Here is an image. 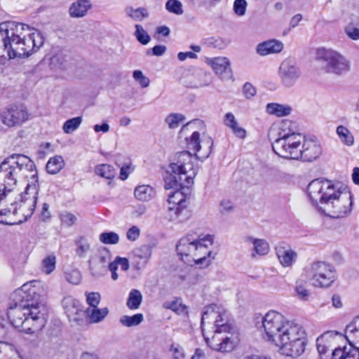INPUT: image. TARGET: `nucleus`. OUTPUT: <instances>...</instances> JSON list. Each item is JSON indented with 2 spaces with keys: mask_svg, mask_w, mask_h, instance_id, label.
I'll use <instances>...</instances> for the list:
<instances>
[{
  "mask_svg": "<svg viewBox=\"0 0 359 359\" xmlns=\"http://www.w3.org/2000/svg\"><path fill=\"white\" fill-rule=\"evenodd\" d=\"M25 317L23 332L27 334L40 330L45 325V319L40 316H23Z\"/></svg>",
  "mask_w": 359,
  "mask_h": 359,
  "instance_id": "393cba45",
  "label": "nucleus"
},
{
  "mask_svg": "<svg viewBox=\"0 0 359 359\" xmlns=\"http://www.w3.org/2000/svg\"><path fill=\"white\" fill-rule=\"evenodd\" d=\"M95 172L104 178L111 180L115 177V170L109 164H100L96 166Z\"/></svg>",
  "mask_w": 359,
  "mask_h": 359,
  "instance_id": "e433bc0d",
  "label": "nucleus"
},
{
  "mask_svg": "<svg viewBox=\"0 0 359 359\" xmlns=\"http://www.w3.org/2000/svg\"><path fill=\"white\" fill-rule=\"evenodd\" d=\"M80 317H86V327L93 323H97L102 321L105 316H79Z\"/></svg>",
  "mask_w": 359,
  "mask_h": 359,
  "instance_id": "69168bd1",
  "label": "nucleus"
},
{
  "mask_svg": "<svg viewBox=\"0 0 359 359\" xmlns=\"http://www.w3.org/2000/svg\"><path fill=\"white\" fill-rule=\"evenodd\" d=\"M82 118L80 116L70 118L65 122L62 126V130L65 133L70 134L80 126Z\"/></svg>",
  "mask_w": 359,
  "mask_h": 359,
  "instance_id": "79ce46f5",
  "label": "nucleus"
},
{
  "mask_svg": "<svg viewBox=\"0 0 359 359\" xmlns=\"http://www.w3.org/2000/svg\"><path fill=\"white\" fill-rule=\"evenodd\" d=\"M36 281L28 282L16 289L10 296L8 310L22 314H46L49 312L46 298L39 294Z\"/></svg>",
  "mask_w": 359,
  "mask_h": 359,
  "instance_id": "423d86ee",
  "label": "nucleus"
},
{
  "mask_svg": "<svg viewBox=\"0 0 359 359\" xmlns=\"http://www.w3.org/2000/svg\"><path fill=\"white\" fill-rule=\"evenodd\" d=\"M209 245H212V243L201 241L198 247H202L204 249L201 251L197 250L196 257H193L192 263L196 264H204L205 266H208L210 264L212 252L208 249Z\"/></svg>",
  "mask_w": 359,
  "mask_h": 359,
  "instance_id": "cd10ccee",
  "label": "nucleus"
},
{
  "mask_svg": "<svg viewBox=\"0 0 359 359\" xmlns=\"http://www.w3.org/2000/svg\"><path fill=\"white\" fill-rule=\"evenodd\" d=\"M60 218L62 224L67 227L72 226L77 219L74 215L66 211L60 214Z\"/></svg>",
  "mask_w": 359,
  "mask_h": 359,
  "instance_id": "8fccbe9b",
  "label": "nucleus"
},
{
  "mask_svg": "<svg viewBox=\"0 0 359 359\" xmlns=\"http://www.w3.org/2000/svg\"><path fill=\"white\" fill-rule=\"evenodd\" d=\"M247 5L245 0H235L233 8L235 14L238 16H243L246 12Z\"/></svg>",
  "mask_w": 359,
  "mask_h": 359,
  "instance_id": "864d4df0",
  "label": "nucleus"
},
{
  "mask_svg": "<svg viewBox=\"0 0 359 359\" xmlns=\"http://www.w3.org/2000/svg\"><path fill=\"white\" fill-rule=\"evenodd\" d=\"M154 188L147 184L137 186L134 190L135 197L141 201H149L155 196Z\"/></svg>",
  "mask_w": 359,
  "mask_h": 359,
  "instance_id": "c85d7f7f",
  "label": "nucleus"
},
{
  "mask_svg": "<svg viewBox=\"0 0 359 359\" xmlns=\"http://www.w3.org/2000/svg\"><path fill=\"white\" fill-rule=\"evenodd\" d=\"M125 11L127 16L135 21H142L149 16L147 10L144 8H134L131 6H128L126 8Z\"/></svg>",
  "mask_w": 359,
  "mask_h": 359,
  "instance_id": "c9c22d12",
  "label": "nucleus"
},
{
  "mask_svg": "<svg viewBox=\"0 0 359 359\" xmlns=\"http://www.w3.org/2000/svg\"><path fill=\"white\" fill-rule=\"evenodd\" d=\"M165 7L169 13L177 15H181L184 13L182 4L179 0H168Z\"/></svg>",
  "mask_w": 359,
  "mask_h": 359,
  "instance_id": "37998d69",
  "label": "nucleus"
},
{
  "mask_svg": "<svg viewBox=\"0 0 359 359\" xmlns=\"http://www.w3.org/2000/svg\"><path fill=\"white\" fill-rule=\"evenodd\" d=\"M135 31L134 35L137 40L142 45H147L151 40L150 36L144 30L143 27L140 25H135Z\"/></svg>",
  "mask_w": 359,
  "mask_h": 359,
  "instance_id": "a18cd8bd",
  "label": "nucleus"
},
{
  "mask_svg": "<svg viewBox=\"0 0 359 359\" xmlns=\"http://www.w3.org/2000/svg\"><path fill=\"white\" fill-rule=\"evenodd\" d=\"M133 79L137 81L142 88H147L149 85V79L144 76L140 70H135L133 73Z\"/></svg>",
  "mask_w": 359,
  "mask_h": 359,
  "instance_id": "5fc2aeb1",
  "label": "nucleus"
},
{
  "mask_svg": "<svg viewBox=\"0 0 359 359\" xmlns=\"http://www.w3.org/2000/svg\"><path fill=\"white\" fill-rule=\"evenodd\" d=\"M301 76V71L292 58L283 60L278 69L281 83L287 88L293 86Z\"/></svg>",
  "mask_w": 359,
  "mask_h": 359,
  "instance_id": "2eb2a0df",
  "label": "nucleus"
},
{
  "mask_svg": "<svg viewBox=\"0 0 359 359\" xmlns=\"http://www.w3.org/2000/svg\"><path fill=\"white\" fill-rule=\"evenodd\" d=\"M29 174L31 175L30 180L28 181L25 191L21 193L20 200L36 203L39 191V184L35 165L33 170L28 171L27 175L22 176V177H27ZM20 178H21V177Z\"/></svg>",
  "mask_w": 359,
  "mask_h": 359,
  "instance_id": "6ab92c4d",
  "label": "nucleus"
},
{
  "mask_svg": "<svg viewBox=\"0 0 359 359\" xmlns=\"http://www.w3.org/2000/svg\"><path fill=\"white\" fill-rule=\"evenodd\" d=\"M11 323L16 328L23 332L25 317L23 316H7Z\"/></svg>",
  "mask_w": 359,
  "mask_h": 359,
  "instance_id": "4d7b16f0",
  "label": "nucleus"
},
{
  "mask_svg": "<svg viewBox=\"0 0 359 359\" xmlns=\"http://www.w3.org/2000/svg\"><path fill=\"white\" fill-rule=\"evenodd\" d=\"M245 241L253 245L252 257H255L256 255L264 256L270 251L269 244L264 239L256 238L251 236H248L245 237Z\"/></svg>",
  "mask_w": 359,
  "mask_h": 359,
  "instance_id": "b1692460",
  "label": "nucleus"
},
{
  "mask_svg": "<svg viewBox=\"0 0 359 359\" xmlns=\"http://www.w3.org/2000/svg\"><path fill=\"white\" fill-rule=\"evenodd\" d=\"M276 254L280 264L285 268L291 267L297 259V253L285 243H279L276 247Z\"/></svg>",
  "mask_w": 359,
  "mask_h": 359,
  "instance_id": "412c9836",
  "label": "nucleus"
},
{
  "mask_svg": "<svg viewBox=\"0 0 359 359\" xmlns=\"http://www.w3.org/2000/svg\"><path fill=\"white\" fill-rule=\"evenodd\" d=\"M297 130L296 123L288 119L283 120L277 128H271L269 137L275 154L284 158L299 160L304 136Z\"/></svg>",
  "mask_w": 359,
  "mask_h": 359,
  "instance_id": "39448f33",
  "label": "nucleus"
},
{
  "mask_svg": "<svg viewBox=\"0 0 359 359\" xmlns=\"http://www.w3.org/2000/svg\"><path fill=\"white\" fill-rule=\"evenodd\" d=\"M233 210V206L229 200H223L219 204V211L222 214L231 212Z\"/></svg>",
  "mask_w": 359,
  "mask_h": 359,
  "instance_id": "e2e57ef3",
  "label": "nucleus"
},
{
  "mask_svg": "<svg viewBox=\"0 0 359 359\" xmlns=\"http://www.w3.org/2000/svg\"><path fill=\"white\" fill-rule=\"evenodd\" d=\"M313 284L316 287L328 288L337 278L334 266L325 262H315L311 265Z\"/></svg>",
  "mask_w": 359,
  "mask_h": 359,
  "instance_id": "f8f14e48",
  "label": "nucleus"
},
{
  "mask_svg": "<svg viewBox=\"0 0 359 359\" xmlns=\"http://www.w3.org/2000/svg\"><path fill=\"white\" fill-rule=\"evenodd\" d=\"M359 330V316H356L353 320L346 325V333H354Z\"/></svg>",
  "mask_w": 359,
  "mask_h": 359,
  "instance_id": "052dcab7",
  "label": "nucleus"
},
{
  "mask_svg": "<svg viewBox=\"0 0 359 359\" xmlns=\"http://www.w3.org/2000/svg\"><path fill=\"white\" fill-rule=\"evenodd\" d=\"M172 359H185L186 353L184 348L180 344H172L170 348Z\"/></svg>",
  "mask_w": 359,
  "mask_h": 359,
  "instance_id": "09e8293b",
  "label": "nucleus"
},
{
  "mask_svg": "<svg viewBox=\"0 0 359 359\" xmlns=\"http://www.w3.org/2000/svg\"><path fill=\"white\" fill-rule=\"evenodd\" d=\"M187 148L194 152L195 156L200 159L207 158L213 146V140L209 136H204L201 140L198 132H194L189 138H187Z\"/></svg>",
  "mask_w": 359,
  "mask_h": 359,
  "instance_id": "4468645a",
  "label": "nucleus"
},
{
  "mask_svg": "<svg viewBox=\"0 0 359 359\" xmlns=\"http://www.w3.org/2000/svg\"><path fill=\"white\" fill-rule=\"evenodd\" d=\"M336 133L340 141L346 146H352L354 143V137L350 130L344 126H337Z\"/></svg>",
  "mask_w": 359,
  "mask_h": 359,
  "instance_id": "72a5a7b5",
  "label": "nucleus"
},
{
  "mask_svg": "<svg viewBox=\"0 0 359 359\" xmlns=\"http://www.w3.org/2000/svg\"><path fill=\"white\" fill-rule=\"evenodd\" d=\"M163 307L177 313L187 314L189 312L188 307L182 303V299L178 297L175 298L171 302H165Z\"/></svg>",
  "mask_w": 359,
  "mask_h": 359,
  "instance_id": "7c9ffc66",
  "label": "nucleus"
},
{
  "mask_svg": "<svg viewBox=\"0 0 359 359\" xmlns=\"http://www.w3.org/2000/svg\"><path fill=\"white\" fill-rule=\"evenodd\" d=\"M257 326L264 328L268 340L273 341L282 354L297 358L305 351L308 339L302 325L286 320L283 316H259Z\"/></svg>",
  "mask_w": 359,
  "mask_h": 359,
  "instance_id": "f257e3e1",
  "label": "nucleus"
},
{
  "mask_svg": "<svg viewBox=\"0 0 359 359\" xmlns=\"http://www.w3.org/2000/svg\"><path fill=\"white\" fill-rule=\"evenodd\" d=\"M201 241L212 243V236L206 235L205 236H196L195 233H189L182 238L176 245L177 253L182 257L184 262L188 264H192V259L196 257L197 250L201 251L204 248L198 247Z\"/></svg>",
  "mask_w": 359,
  "mask_h": 359,
  "instance_id": "9d476101",
  "label": "nucleus"
},
{
  "mask_svg": "<svg viewBox=\"0 0 359 359\" xmlns=\"http://www.w3.org/2000/svg\"><path fill=\"white\" fill-rule=\"evenodd\" d=\"M34 168V161L20 154H13L0 163V205L11 201L20 177Z\"/></svg>",
  "mask_w": 359,
  "mask_h": 359,
  "instance_id": "20e7f679",
  "label": "nucleus"
},
{
  "mask_svg": "<svg viewBox=\"0 0 359 359\" xmlns=\"http://www.w3.org/2000/svg\"><path fill=\"white\" fill-rule=\"evenodd\" d=\"M150 51L152 52V55L156 56H161L163 55L165 51H166V47L163 45H158L155 46L154 48H152L151 50H147V54H150Z\"/></svg>",
  "mask_w": 359,
  "mask_h": 359,
  "instance_id": "338daca9",
  "label": "nucleus"
},
{
  "mask_svg": "<svg viewBox=\"0 0 359 359\" xmlns=\"http://www.w3.org/2000/svg\"><path fill=\"white\" fill-rule=\"evenodd\" d=\"M294 291L296 296L301 300L306 301L310 297L311 292L307 289V281L306 280H297L295 283Z\"/></svg>",
  "mask_w": 359,
  "mask_h": 359,
  "instance_id": "473e14b6",
  "label": "nucleus"
},
{
  "mask_svg": "<svg viewBox=\"0 0 359 359\" xmlns=\"http://www.w3.org/2000/svg\"><path fill=\"white\" fill-rule=\"evenodd\" d=\"M205 62L213 69L215 74L219 75L222 79H225L231 76V70L230 68V61L227 57H208Z\"/></svg>",
  "mask_w": 359,
  "mask_h": 359,
  "instance_id": "4be33fe9",
  "label": "nucleus"
},
{
  "mask_svg": "<svg viewBox=\"0 0 359 359\" xmlns=\"http://www.w3.org/2000/svg\"><path fill=\"white\" fill-rule=\"evenodd\" d=\"M134 256L147 262L152 254L151 247L149 245H144L136 248L133 250Z\"/></svg>",
  "mask_w": 359,
  "mask_h": 359,
  "instance_id": "ea45409f",
  "label": "nucleus"
},
{
  "mask_svg": "<svg viewBox=\"0 0 359 359\" xmlns=\"http://www.w3.org/2000/svg\"><path fill=\"white\" fill-rule=\"evenodd\" d=\"M283 48L281 41L271 39L259 43L256 47L257 53L262 56L280 53Z\"/></svg>",
  "mask_w": 359,
  "mask_h": 359,
  "instance_id": "5701e85b",
  "label": "nucleus"
},
{
  "mask_svg": "<svg viewBox=\"0 0 359 359\" xmlns=\"http://www.w3.org/2000/svg\"><path fill=\"white\" fill-rule=\"evenodd\" d=\"M316 60L327 73L342 75L346 74L351 68L350 61L344 55L333 49H319Z\"/></svg>",
  "mask_w": 359,
  "mask_h": 359,
  "instance_id": "1a4fd4ad",
  "label": "nucleus"
},
{
  "mask_svg": "<svg viewBox=\"0 0 359 359\" xmlns=\"http://www.w3.org/2000/svg\"><path fill=\"white\" fill-rule=\"evenodd\" d=\"M223 309L219 306L212 304L204 308V311L202 314H222L223 313Z\"/></svg>",
  "mask_w": 359,
  "mask_h": 359,
  "instance_id": "bf43d9fd",
  "label": "nucleus"
},
{
  "mask_svg": "<svg viewBox=\"0 0 359 359\" xmlns=\"http://www.w3.org/2000/svg\"><path fill=\"white\" fill-rule=\"evenodd\" d=\"M346 34L352 40L359 39V28L354 26L353 23H349L344 28Z\"/></svg>",
  "mask_w": 359,
  "mask_h": 359,
  "instance_id": "6e6d98bb",
  "label": "nucleus"
},
{
  "mask_svg": "<svg viewBox=\"0 0 359 359\" xmlns=\"http://www.w3.org/2000/svg\"><path fill=\"white\" fill-rule=\"evenodd\" d=\"M111 259V253L107 248H103L89 261L90 269L94 276H102L107 272V264Z\"/></svg>",
  "mask_w": 359,
  "mask_h": 359,
  "instance_id": "f3484780",
  "label": "nucleus"
},
{
  "mask_svg": "<svg viewBox=\"0 0 359 359\" xmlns=\"http://www.w3.org/2000/svg\"><path fill=\"white\" fill-rule=\"evenodd\" d=\"M185 202V196L180 190L169 195L168 211L170 220L183 222L189 218V212L186 208Z\"/></svg>",
  "mask_w": 359,
  "mask_h": 359,
  "instance_id": "ddd939ff",
  "label": "nucleus"
},
{
  "mask_svg": "<svg viewBox=\"0 0 359 359\" xmlns=\"http://www.w3.org/2000/svg\"><path fill=\"white\" fill-rule=\"evenodd\" d=\"M55 268V257L48 256L42 262L43 271L47 273H50Z\"/></svg>",
  "mask_w": 359,
  "mask_h": 359,
  "instance_id": "603ef678",
  "label": "nucleus"
},
{
  "mask_svg": "<svg viewBox=\"0 0 359 359\" xmlns=\"http://www.w3.org/2000/svg\"><path fill=\"white\" fill-rule=\"evenodd\" d=\"M76 245V253L79 257H84L90 250V245L83 237H80L75 241Z\"/></svg>",
  "mask_w": 359,
  "mask_h": 359,
  "instance_id": "58836bf2",
  "label": "nucleus"
},
{
  "mask_svg": "<svg viewBox=\"0 0 359 359\" xmlns=\"http://www.w3.org/2000/svg\"><path fill=\"white\" fill-rule=\"evenodd\" d=\"M332 359H359V348L351 344L333 349Z\"/></svg>",
  "mask_w": 359,
  "mask_h": 359,
  "instance_id": "a878e982",
  "label": "nucleus"
},
{
  "mask_svg": "<svg viewBox=\"0 0 359 359\" xmlns=\"http://www.w3.org/2000/svg\"><path fill=\"white\" fill-rule=\"evenodd\" d=\"M68 317L72 327L78 329L86 327V317H80L79 316H68Z\"/></svg>",
  "mask_w": 359,
  "mask_h": 359,
  "instance_id": "3c124183",
  "label": "nucleus"
},
{
  "mask_svg": "<svg viewBox=\"0 0 359 359\" xmlns=\"http://www.w3.org/2000/svg\"><path fill=\"white\" fill-rule=\"evenodd\" d=\"M214 334L212 338H205L207 344L213 350L222 352L232 351L237 344V336L233 332V327L223 318L217 316L214 321Z\"/></svg>",
  "mask_w": 359,
  "mask_h": 359,
  "instance_id": "6e6552de",
  "label": "nucleus"
},
{
  "mask_svg": "<svg viewBox=\"0 0 359 359\" xmlns=\"http://www.w3.org/2000/svg\"><path fill=\"white\" fill-rule=\"evenodd\" d=\"M91 8L92 4L90 1L78 0L70 6L69 8V15L72 18H83Z\"/></svg>",
  "mask_w": 359,
  "mask_h": 359,
  "instance_id": "bb28decb",
  "label": "nucleus"
},
{
  "mask_svg": "<svg viewBox=\"0 0 359 359\" xmlns=\"http://www.w3.org/2000/svg\"><path fill=\"white\" fill-rule=\"evenodd\" d=\"M133 171V168L130 165L126 164L121 168L120 170V179L125 180L128 178L129 174Z\"/></svg>",
  "mask_w": 359,
  "mask_h": 359,
  "instance_id": "774afa93",
  "label": "nucleus"
},
{
  "mask_svg": "<svg viewBox=\"0 0 359 359\" xmlns=\"http://www.w3.org/2000/svg\"><path fill=\"white\" fill-rule=\"evenodd\" d=\"M65 277L68 282L75 285L79 283L81 279V276L79 271H73L71 273H67L65 274Z\"/></svg>",
  "mask_w": 359,
  "mask_h": 359,
  "instance_id": "13d9d810",
  "label": "nucleus"
},
{
  "mask_svg": "<svg viewBox=\"0 0 359 359\" xmlns=\"http://www.w3.org/2000/svg\"><path fill=\"white\" fill-rule=\"evenodd\" d=\"M65 313L67 314H79L81 310L78 308L79 302L72 297H65L62 302Z\"/></svg>",
  "mask_w": 359,
  "mask_h": 359,
  "instance_id": "f704fd0d",
  "label": "nucleus"
},
{
  "mask_svg": "<svg viewBox=\"0 0 359 359\" xmlns=\"http://www.w3.org/2000/svg\"><path fill=\"white\" fill-rule=\"evenodd\" d=\"M185 120V116L182 114L171 113L165 119L166 124L170 129L178 128L181 123Z\"/></svg>",
  "mask_w": 359,
  "mask_h": 359,
  "instance_id": "4c0bfd02",
  "label": "nucleus"
},
{
  "mask_svg": "<svg viewBox=\"0 0 359 359\" xmlns=\"http://www.w3.org/2000/svg\"><path fill=\"white\" fill-rule=\"evenodd\" d=\"M307 191L313 205L321 214L331 218L346 217L352 210V196L348 190H341L339 183L323 178L312 180Z\"/></svg>",
  "mask_w": 359,
  "mask_h": 359,
  "instance_id": "f03ea898",
  "label": "nucleus"
},
{
  "mask_svg": "<svg viewBox=\"0 0 359 359\" xmlns=\"http://www.w3.org/2000/svg\"><path fill=\"white\" fill-rule=\"evenodd\" d=\"M142 296L137 290H132L129 294L127 302L128 306L131 309H137L142 302Z\"/></svg>",
  "mask_w": 359,
  "mask_h": 359,
  "instance_id": "a19ab883",
  "label": "nucleus"
},
{
  "mask_svg": "<svg viewBox=\"0 0 359 359\" xmlns=\"http://www.w3.org/2000/svg\"><path fill=\"white\" fill-rule=\"evenodd\" d=\"M64 165L63 158L61 156H55L48 160L46 164L47 172L52 175L57 174L62 169Z\"/></svg>",
  "mask_w": 359,
  "mask_h": 359,
  "instance_id": "2f4dec72",
  "label": "nucleus"
},
{
  "mask_svg": "<svg viewBox=\"0 0 359 359\" xmlns=\"http://www.w3.org/2000/svg\"><path fill=\"white\" fill-rule=\"evenodd\" d=\"M140 234V231L139 228L133 226L128 230L126 237L129 241H135L139 238Z\"/></svg>",
  "mask_w": 359,
  "mask_h": 359,
  "instance_id": "680f3d73",
  "label": "nucleus"
},
{
  "mask_svg": "<svg viewBox=\"0 0 359 359\" xmlns=\"http://www.w3.org/2000/svg\"><path fill=\"white\" fill-rule=\"evenodd\" d=\"M100 300V295L98 292H90L87 295V302L89 308L86 311V314H90L93 309H97Z\"/></svg>",
  "mask_w": 359,
  "mask_h": 359,
  "instance_id": "de8ad7c7",
  "label": "nucleus"
},
{
  "mask_svg": "<svg viewBox=\"0 0 359 359\" xmlns=\"http://www.w3.org/2000/svg\"><path fill=\"white\" fill-rule=\"evenodd\" d=\"M337 336V333L329 331L323 333L317 338L316 346L320 359L333 358V350L331 354H330L329 351L330 348H332L335 345L336 337Z\"/></svg>",
  "mask_w": 359,
  "mask_h": 359,
  "instance_id": "a211bd4d",
  "label": "nucleus"
},
{
  "mask_svg": "<svg viewBox=\"0 0 359 359\" xmlns=\"http://www.w3.org/2000/svg\"><path fill=\"white\" fill-rule=\"evenodd\" d=\"M320 154L321 148L320 144L316 140L306 139L304 137V140L302 142V149H300L299 159L311 162L317 159Z\"/></svg>",
  "mask_w": 359,
  "mask_h": 359,
  "instance_id": "aec40b11",
  "label": "nucleus"
},
{
  "mask_svg": "<svg viewBox=\"0 0 359 359\" xmlns=\"http://www.w3.org/2000/svg\"><path fill=\"white\" fill-rule=\"evenodd\" d=\"M41 34L29 25L7 21L0 23V57H27L43 46Z\"/></svg>",
  "mask_w": 359,
  "mask_h": 359,
  "instance_id": "7ed1b4c3",
  "label": "nucleus"
},
{
  "mask_svg": "<svg viewBox=\"0 0 359 359\" xmlns=\"http://www.w3.org/2000/svg\"><path fill=\"white\" fill-rule=\"evenodd\" d=\"M101 243L105 245H115L119 242V236L114 231L103 232L99 236Z\"/></svg>",
  "mask_w": 359,
  "mask_h": 359,
  "instance_id": "c03bdc74",
  "label": "nucleus"
},
{
  "mask_svg": "<svg viewBox=\"0 0 359 359\" xmlns=\"http://www.w3.org/2000/svg\"><path fill=\"white\" fill-rule=\"evenodd\" d=\"M143 316H123L120 323L126 327L136 326L143 320Z\"/></svg>",
  "mask_w": 359,
  "mask_h": 359,
  "instance_id": "49530a36",
  "label": "nucleus"
},
{
  "mask_svg": "<svg viewBox=\"0 0 359 359\" xmlns=\"http://www.w3.org/2000/svg\"><path fill=\"white\" fill-rule=\"evenodd\" d=\"M266 112L269 114L277 116H284L289 115L292 109L290 107L278 103H269L266 107Z\"/></svg>",
  "mask_w": 359,
  "mask_h": 359,
  "instance_id": "c756f323",
  "label": "nucleus"
},
{
  "mask_svg": "<svg viewBox=\"0 0 359 359\" xmlns=\"http://www.w3.org/2000/svg\"><path fill=\"white\" fill-rule=\"evenodd\" d=\"M243 93L247 98H250L256 94V89L251 83H246L243 86Z\"/></svg>",
  "mask_w": 359,
  "mask_h": 359,
  "instance_id": "0e129e2a",
  "label": "nucleus"
},
{
  "mask_svg": "<svg viewBox=\"0 0 359 359\" xmlns=\"http://www.w3.org/2000/svg\"><path fill=\"white\" fill-rule=\"evenodd\" d=\"M194 162L195 157L189 151L177 153L164 177L165 188L178 189L191 186L198 172Z\"/></svg>",
  "mask_w": 359,
  "mask_h": 359,
  "instance_id": "0eeeda50",
  "label": "nucleus"
},
{
  "mask_svg": "<svg viewBox=\"0 0 359 359\" xmlns=\"http://www.w3.org/2000/svg\"><path fill=\"white\" fill-rule=\"evenodd\" d=\"M10 202L12 208H9L8 211L6 210H1L0 215H6L7 212H12L13 215H19L20 217L13 222H6V224H20L27 221L32 215L36 205V203L19 200L18 202H15L16 206L13 207L14 203L12 202V200Z\"/></svg>",
  "mask_w": 359,
  "mask_h": 359,
  "instance_id": "dca6fc26",
  "label": "nucleus"
},
{
  "mask_svg": "<svg viewBox=\"0 0 359 359\" xmlns=\"http://www.w3.org/2000/svg\"><path fill=\"white\" fill-rule=\"evenodd\" d=\"M29 113L25 104H11L0 112V121L8 128H18L30 119Z\"/></svg>",
  "mask_w": 359,
  "mask_h": 359,
  "instance_id": "9b49d317",
  "label": "nucleus"
}]
</instances>
